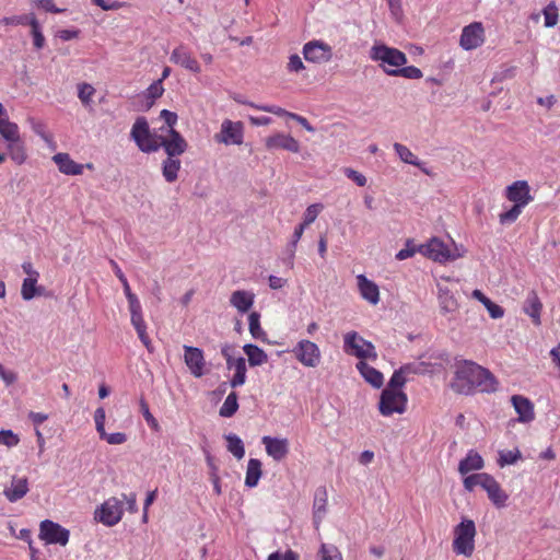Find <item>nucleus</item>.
<instances>
[{"label":"nucleus","instance_id":"obj_13","mask_svg":"<svg viewBox=\"0 0 560 560\" xmlns=\"http://www.w3.org/2000/svg\"><path fill=\"white\" fill-rule=\"evenodd\" d=\"M70 533L58 523L45 520L39 526V538L46 544H59L66 546L69 541Z\"/></svg>","mask_w":560,"mask_h":560},{"label":"nucleus","instance_id":"obj_56","mask_svg":"<svg viewBox=\"0 0 560 560\" xmlns=\"http://www.w3.org/2000/svg\"><path fill=\"white\" fill-rule=\"evenodd\" d=\"M486 472L468 475L464 478L465 490L472 491L477 486L481 487Z\"/></svg>","mask_w":560,"mask_h":560},{"label":"nucleus","instance_id":"obj_14","mask_svg":"<svg viewBox=\"0 0 560 560\" xmlns=\"http://www.w3.org/2000/svg\"><path fill=\"white\" fill-rule=\"evenodd\" d=\"M486 39L485 27L481 22H472L466 25L460 34L459 45L465 50L480 47Z\"/></svg>","mask_w":560,"mask_h":560},{"label":"nucleus","instance_id":"obj_53","mask_svg":"<svg viewBox=\"0 0 560 560\" xmlns=\"http://www.w3.org/2000/svg\"><path fill=\"white\" fill-rule=\"evenodd\" d=\"M394 77H402L405 79L418 80L423 77L422 71L415 66H400Z\"/></svg>","mask_w":560,"mask_h":560},{"label":"nucleus","instance_id":"obj_8","mask_svg":"<svg viewBox=\"0 0 560 560\" xmlns=\"http://www.w3.org/2000/svg\"><path fill=\"white\" fill-rule=\"evenodd\" d=\"M291 353L304 368H317L322 361V351L318 345L308 339L299 340L291 349Z\"/></svg>","mask_w":560,"mask_h":560},{"label":"nucleus","instance_id":"obj_24","mask_svg":"<svg viewBox=\"0 0 560 560\" xmlns=\"http://www.w3.org/2000/svg\"><path fill=\"white\" fill-rule=\"evenodd\" d=\"M512 405L518 415L520 422H530L535 418L533 402L521 395H514L511 398Z\"/></svg>","mask_w":560,"mask_h":560},{"label":"nucleus","instance_id":"obj_60","mask_svg":"<svg viewBox=\"0 0 560 560\" xmlns=\"http://www.w3.org/2000/svg\"><path fill=\"white\" fill-rule=\"evenodd\" d=\"M140 408H141V412L145 419V421L149 423V425L151 428H154L156 429L158 428V421L156 419L153 417V415L151 413L150 411V408H149V405L148 402L144 400V399H141L140 400Z\"/></svg>","mask_w":560,"mask_h":560},{"label":"nucleus","instance_id":"obj_2","mask_svg":"<svg viewBox=\"0 0 560 560\" xmlns=\"http://www.w3.org/2000/svg\"><path fill=\"white\" fill-rule=\"evenodd\" d=\"M370 58L390 77H394L399 67L405 66L408 61L405 52L385 44H374L370 49Z\"/></svg>","mask_w":560,"mask_h":560},{"label":"nucleus","instance_id":"obj_49","mask_svg":"<svg viewBox=\"0 0 560 560\" xmlns=\"http://www.w3.org/2000/svg\"><path fill=\"white\" fill-rule=\"evenodd\" d=\"M164 93L163 84L161 80L154 81L145 91V97L149 106L153 105L156 98L161 97Z\"/></svg>","mask_w":560,"mask_h":560},{"label":"nucleus","instance_id":"obj_3","mask_svg":"<svg viewBox=\"0 0 560 560\" xmlns=\"http://www.w3.org/2000/svg\"><path fill=\"white\" fill-rule=\"evenodd\" d=\"M454 539L452 542L453 551L467 558L475 551V537L477 535L476 524L470 518H462L454 529Z\"/></svg>","mask_w":560,"mask_h":560},{"label":"nucleus","instance_id":"obj_34","mask_svg":"<svg viewBox=\"0 0 560 560\" xmlns=\"http://www.w3.org/2000/svg\"><path fill=\"white\" fill-rule=\"evenodd\" d=\"M261 462L256 458H250L247 463L245 485L248 488H254L258 485L261 477Z\"/></svg>","mask_w":560,"mask_h":560},{"label":"nucleus","instance_id":"obj_29","mask_svg":"<svg viewBox=\"0 0 560 560\" xmlns=\"http://www.w3.org/2000/svg\"><path fill=\"white\" fill-rule=\"evenodd\" d=\"M226 364L230 370H234V375L231 380L232 387L242 386L246 381V362L244 358L233 359L229 357L226 359Z\"/></svg>","mask_w":560,"mask_h":560},{"label":"nucleus","instance_id":"obj_62","mask_svg":"<svg viewBox=\"0 0 560 560\" xmlns=\"http://www.w3.org/2000/svg\"><path fill=\"white\" fill-rule=\"evenodd\" d=\"M34 4L50 13H61L65 10L56 7L54 0H34Z\"/></svg>","mask_w":560,"mask_h":560},{"label":"nucleus","instance_id":"obj_40","mask_svg":"<svg viewBox=\"0 0 560 560\" xmlns=\"http://www.w3.org/2000/svg\"><path fill=\"white\" fill-rule=\"evenodd\" d=\"M37 281H38V279H27V278H25L23 280L22 288H21V295H22L23 300L30 301L34 296L42 294V288L36 287Z\"/></svg>","mask_w":560,"mask_h":560},{"label":"nucleus","instance_id":"obj_54","mask_svg":"<svg viewBox=\"0 0 560 560\" xmlns=\"http://www.w3.org/2000/svg\"><path fill=\"white\" fill-rule=\"evenodd\" d=\"M323 208L324 206L322 203H313L308 206L304 212L302 224L306 228L310 224H312L316 220Z\"/></svg>","mask_w":560,"mask_h":560},{"label":"nucleus","instance_id":"obj_11","mask_svg":"<svg viewBox=\"0 0 560 560\" xmlns=\"http://www.w3.org/2000/svg\"><path fill=\"white\" fill-rule=\"evenodd\" d=\"M244 138V125L242 121H233L224 119L221 124L220 132L214 135V140L218 143L225 145H240L243 143Z\"/></svg>","mask_w":560,"mask_h":560},{"label":"nucleus","instance_id":"obj_20","mask_svg":"<svg viewBox=\"0 0 560 560\" xmlns=\"http://www.w3.org/2000/svg\"><path fill=\"white\" fill-rule=\"evenodd\" d=\"M266 453L276 462L283 460L289 454L288 439L272 438L266 435L261 439Z\"/></svg>","mask_w":560,"mask_h":560},{"label":"nucleus","instance_id":"obj_6","mask_svg":"<svg viewBox=\"0 0 560 560\" xmlns=\"http://www.w3.org/2000/svg\"><path fill=\"white\" fill-rule=\"evenodd\" d=\"M124 516V501L117 497L105 500L94 511V520L105 526L117 525Z\"/></svg>","mask_w":560,"mask_h":560},{"label":"nucleus","instance_id":"obj_26","mask_svg":"<svg viewBox=\"0 0 560 560\" xmlns=\"http://www.w3.org/2000/svg\"><path fill=\"white\" fill-rule=\"evenodd\" d=\"M0 135L7 141H13L21 138L19 126L9 120L3 105L0 103Z\"/></svg>","mask_w":560,"mask_h":560},{"label":"nucleus","instance_id":"obj_23","mask_svg":"<svg viewBox=\"0 0 560 560\" xmlns=\"http://www.w3.org/2000/svg\"><path fill=\"white\" fill-rule=\"evenodd\" d=\"M357 283L360 295L369 303L376 305L380 302L378 285L364 275L357 276Z\"/></svg>","mask_w":560,"mask_h":560},{"label":"nucleus","instance_id":"obj_22","mask_svg":"<svg viewBox=\"0 0 560 560\" xmlns=\"http://www.w3.org/2000/svg\"><path fill=\"white\" fill-rule=\"evenodd\" d=\"M268 150L282 149L292 153L300 151V143L290 135L275 133L265 140Z\"/></svg>","mask_w":560,"mask_h":560},{"label":"nucleus","instance_id":"obj_10","mask_svg":"<svg viewBox=\"0 0 560 560\" xmlns=\"http://www.w3.org/2000/svg\"><path fill=\"white\" fill-rule=\"evenodd\" d=\"M418 252L424 257L438 262L455 260L463 256V254L452 252L443 241L436 237H433L428 243L420 245L418 247Z\"/></svg>","mask_w":560,"mask_h":560},{"label":"nucleus","instance_id":"obj_28","mask_svg":"<svg viewBox=\"0 0 560 560\" xmlns=\"http://www.w3.org/2000/svg\"><path fill=\"white\" fill-rule=\"evenodd\" d=\"M485 466V460L481 455L475 450L468 451L465 458L459 462L458 471L465 476L472 470H480Z\"/></svg>","mask_w":560,"mask_h":560},{"label":"nucleus","instance_id":"obj_21","mask_svg":"<svg viewBox=\"0 0 560 560\" xmlns=\"http://www.w3.org/2000/svg\"><path fill=\"white\" fill-rule=\"evenodd\" d=\"M167 135L168 138L162 133L161 148L165 150L167 156L177 158L182 155L187 149V142L184 137L177 130H172Z\"/></svg>","mask_w":560,"mask_h":560},{"label":"nucleus","instance_id":"obj_16","mask_svg":"<svg viewBox=\"0 0 560 560\" xmlns=\"http://www.w3.org/2000/svg\"><path fill=\"white\" fill-rule=\"evenodd\" d=\"M481 488L487 492L488 499L495 508L502 509L506 505L509 494L493 476L486 472Z\"/></svg>","mask_w":560,"mask_h":560},{"label":"nucleus","instance_id":"obj_25","mask_svg":"<svg viewBox=\"0 0 560 560\" xmlns=\"http://www.w3.org/2000/svg\"><path fill=\"white\" fill-rule=\"evenodd\" d=\"M52 161L59 172L65 175H81L83 173L84 165L73 161L68 153H57L52 156Z\"/></svg>","mask_w":560,"mask_h":560},{"label":"nucleus","instance_id":"obj_18","mask_svg":"<svg viewBox=\"0 0 560 560\" xmlns=\"http://www.w3.org/2000/svg\"><path fill=\"white\" fill-rule=\"evenodd\" d=\"M184 361L195 377H201L205 374L206 360L201 349L184 346Z\"/></svg>","mask_w":560,"mask_h":560},{"label":"nucleus","instance_id":"obj_9","mask_svg":"<svg viewBox=\"0 0 560 560\" xmlns=\"http://www.w3.org/2000/svg\"><path fill=\"white\" fill-rule=\"evenodd\" d=\"M458 280L451 277H441L436 283L438 300L442 313H455L458 310V302L454 295Z\"/></svg>","mask_w":560,"mask_h":560},{"label":"nucleus","instance_id":"obj_48","mask_svg":"<svg viewBox=\"0 0 560 560\" xmlns=\"http://www.w3.org/2000/svg\"><path fill=\"white\" fill-rule=\"evenodd\" d=\"M545 16V26L553 27L558 23L559 14L558 7L555 2H550L542 11Z\"/></svg>","mask_w":560,"mask_h":560},{"label":"nucleus","instance_id":"obj_35","mask_svg":"<svg viewBox=\"0 0 560 560\" xmlns=\"http://www.w3.org/2000/svg\"><path fill=\"white\" fill-rule=\"evenodd\" d=\"M243 350L248 358L250 366L262 365L268 361L267 353L256 345H245Z\"/></svg>","mask_w":560,"mask_h":560},{"label":"nucleus","instance_id":"obj_47","mask_svg":"<svg viewBox=\"0 0 560 560\" xmlns=\"http://www.w3.org/2000/svg\"><path fill=\"white\" fill-rule=\"evenodd\" d=\"M31 33L33 36V44L36 49H42L45 45V37L42 33L40 25L36 18L31 19Z\"/></svg>","mask_w":560,"mask_h":560},{"label":"nucleus","instance_id":"obj_38","mask_svg":"<svg viewBox=\"0 0 560 560\" xmlns=\"http://www.w3.org/2000/svg\"><path fill=\"white\" fill-rule=\"evenodd\" d=\"M179 170L180 161L177 158L167 156L163 162V176L168 183H173L177 179Z\"/></svg>","mask_w":560,"mask_h":560},{"label":"nucleus","instance_id":"obj_12","mask_svg":"<svg viewBox=\"0 0 560 560\" xmlns=\"http://www.w3.org/2000/svg\"><path fill=\"white\" fill-rule=\"evenodd\" d=\"M303 56L308 62L326 63L332 58V47L323 40L314 39L303 46Z\"/></svg>","mask_w":560,"mask_h":560},{"label":"nucleus","instance_id":"obj_46","mask_svg":"<svg viewBox=\"0 0 560 560\" xmlns=\"http://www.w3.org/2000/svg\"><path fill=\"white\" fill-rule=\"evenodd\" d=\"M161 118L165 122V127H161L160 131L162 133H171L172 130H175V125L177 124V114L167 109H163L160 113Z\"/></svg>","mask_w":560,"mask_h":560},{"label":"nucleus","instance_id":"obj_27","mask_svg":"<svg viewBox=\"0 0 560 560\" xmlns=\"http://www.w3.org/2000/svg\"><path fill=\"white\" fill-rule=\"evenodd\" d=\"M523 311L532 318L534 325L539 326L541 324L542 303L536 292L528 293Z\"/></svg>","mask_w":560,"mask_h":560},{"label":"nucleus","instance_id":"obj_33","mask_svg":"<svg viewBox=\"0 0 560 560\" xmlns=\"http://www.w3.org/2000/svg\"><path fill=\"white\" fill-rule=\"evenodd\" d=\"M10 159L18 165H22L26 159L27 153L25 144L21 138L18 140L9 141L7 144Z\"/></svg>","mask_w":560,"mask_h":560},{"label":"nucleus","instance_id":"obj_17","mask_svg":"<svg viewBox=\"0 0 560 560\" xmlns=\"http://www.w3.org/2000/svg\"><path fill=\"white\" fill-rule=\"evenodd\" d=\"M171 62L180 66L182 68L198 74L201 72V67L189 50V48L185 45H179L175 47L170 57Z\"/></svg>","mask_w":560,"mask_h":560},{"label":"nucleus","instance_id":"obj_50","mask_svg":"<svg viewBox=\"0 0 560 560\" xmlns=\"http://www.w3.org/2000/svg\"><path fill=\"white\" fill-rule=\"evenodd\" d=\"M36 18L33 13L32 14H23V15H13V16H4L0 20V24L3 25H30L31 26V19Z\"/></svg>","mask_w":560,"mask_h":560},{"label":"nucleus","instance_id":"obj_45","mask_svg":"<svg viewBox=\"0 0 560 560\" xmlns=\"http://www.w3.org/2000/svg\"><path fill=\"white\" fill-rule=\"evenodd\" d=\"M95 92V89L90 83H80L78 85V97L84 106H90Z\"/></svg>","mask_w":560,"mask_h":560},{"label":"nucleus","instance_id":"obj_63","mask_svg":"<svg viewBox=\"0 0 560 560\" xmlns=\"http://www.w3.org/2000/svg\"><path fill=\"white\" fill-rule=\"evenodd\" d=\"M417 252H418V248H416V247L411 244V241H408V242L406 243L405 248L400 249V250L396 254V259H398V260H405V259H407V258L412 257Z\"/></svg>","mask_w":560,"mask_h":560},{"label":"nucleus","instance_id":"obj_31","mask_svg":"<svg viewBox=\"0 0 560 560\" xmlns=\"http://www.w3.org/2000/svg\"><path fill=\"white\" fill-rule=\"evenodd\" d=\"M357 369L360 372V374L363 376V378L371 384L375 388L382 387L384 383L383 374L374 369L373 366L369 365L364 361H359L357 363Z\"/></svg>","mask_w":560,"mask_h":560},{"label":"nucleus","instance_id":"obj_51","mask_svg":"<svg viewBox=\"0 0 560 560\" xmlns=\"http://www.w3.org/2000/svg\"><path fill=\"white\" fill-rule=\"evenodd\" d=\"M523 207L520 205H513L512 208L508 211H504L499 214V220L501 224H508L515 222L521 213L523 212Z\"/></svg>","mask_w":560,"mask_h":560},{"label":"nucleus","instance_id":"obj_39","mask_svg":"<svg viewBox=\"0 0 560 560\" xmlns=\"http://www.w3.org/2000/svg\"><path fill=\"white\" fill-rule=\"evenodd\" d=\"M238 409L237 395L235 392H231L225 398L223 405L220 408V416L224 418H230L235 415Z\"/></svg>","mask_w":560,"mask_h":560},{"label":"nucleus","instance_id":"obj_1","mask_svg":"<svg viewBox=\"0 0 560 560\" xmlns=\"http://www.w3.org/2000/svg\"><path fill=\"white\" fill-rule=\"evenodd\" d=\"M451 388L460 395L493 393L498 388V382L489 370L472 361H464L456 365Z\"/></svg>","mask_w":560,"mask_h":560},{"label":"nucleus","instance_id":"obj_32","mask_svg":"<svg viewBox=\"0 0 560 560\" xmlns=\"http://www.w3.org/2000/svg\"><path fill=\"white\" fill-rule=\"evenodd\" d=\"M394 150L396 151L397 155L399 156V159L407 163V164H411L413 166H417L419 167L424 174L427 175H430V172L428 171V168L424 167L423 163L419 161V159L417 158V155H415L410 149L401 143H394Z\"/></svg>","mask_w":560,"mask_h":560},{"label":"nucleus","instance_id":"obj_4","mask_svg":"<svg viewBox=\"0 0 560 560\" xmlns=\"http://www.w3.org/2000/svg\"><path fill=\"white\" fill-rule=\"evenodd\" d=\"M130 136L139 150L144 153L156 152L161 148L162 133L152 132L145 117H138L136 119Z\"/></svg>","mask_w":560,"mask_h":560},{"label":"nucleus","instance_id":"obj_5","mask_svg":"<svg viewBox=\"0 0 560 560\" xmlns=\"http://www.w3.org/2000/svg\"><path fill=\"white\" fill-rule=\"evenodd\" d=\"M343 351L349 355L358 358L359 361L377 359L374 345L365 340L357 331H348L345 334Z\"/></svg>","mask_w":560,"mask_h":560},{"label":"nucleus","instance_id":"obj_7","mask_svg":"<svg viewBox=\"0 0 560 560\" xmlns=\"http://www.w3.org/2000/svg\"><path fill=\"white\" fill-rule=\"evenodd\" d=\"M407 395L402 390L384 388L381 393L378 410L384 417H389L394 413H404L407 409Z\"/></svg>","mask_w":560,"mask_h":560},{"label":"nucleus","instance_id":"obj_43","mask_svg":"<svg viewBox=\"0 0 560 560\" xmlns=\"http://www.w3.org/2000/svg\"><path fill=\"white\" fill-rule=\"evenodd\" d=\"M409 371L408 366H402L399 370L395 371L385 388H393L394 390H401L402 386L406 384L407 380L405 377V373Z\"/></svg>","mask_w":560,"mask_h":560},{"label":"nucleus","instance_id":"obj_58","mask_svg":"<svg viewBox=\"0 0 560 560\" xmlns=\"http://www.w3.org/2000/svg\"><path fill=\"white\" fill-rule=\"evenodd\" d=\"M93 4L100 7L104 11L119 10L125 7V2L108 0H91Z\"/></svg>","mask_w":560,"mask_h":560},{"label":"nucleus","instance_id":"obj_64","mask_svg":"<svg viewBox=\"0 0 560 560\" xmlns=\"http://www.w3.org/2000/svg\"><path fill=\"white\" fill-rule=\"evenodd\" d=\"M392 16L395 21L400 22L404 16L402 3L400 1L387 2Z\"/></svg>","mask_w":560,"mask_h":560},{"label":"nucleus","instance_id":"obj_52","mask_svg":"<svg viewBox=\"0 0 560 560\" xmlns=\"http://www.w3.org/2000/svg\"><path fill=\"white\" fill-rule=\"evenodd\" d=\"M320 560H342V556L337 547L322 544L319 549Z\"/></svg>","mask_w":560,"mask_h":560},{"label":"nucleus","instance_id":"obj_57","mask_svg":"<svg viewBox=\"0 0 560 560\" xmlns=\"http://www.w3.org/2000/svg\"><path fill=\"white\" fill-rule=\"evenodd\" d=\"M125 295L128 300L130 315L131 316L141 315L142 307H141L140 301L137 298V295L135 293H132V291L126 292Z\"/></svg>","mask_w":560,"mask_h":560},{"label":"nucleus","instance_id":"obj_36","mask_svg":"<svg viewBox=\"0 0 560 560\" xmlns=\"http://www.w3.org/2000/svg\"><path fill=\"white\" fill-rule=\"evenodd\" d=\"M130 320H131L133 328L137 331V335H138L140 341L143 343V346L149 351H152V342L147 332V324L144 322L143 315L141 314V315H137V316H131Z\"/></svg>","mask_w":560,"mask_h":560},{"label":"nucleus","instance_id":"obj_19","mask_svg":"<svg viewBox=\"0 0 560 560\" xmlns=\"http://www.w3.org/2000/svg\"><path fill=\"white\" fill-rule=\"evenodd\" d=\"M28 491V478L25 476L14 475L11 477L10 483L4 487L2 493L9 502L14 503L23 499Z\"/></svg>","mask_w":560,"mask_h":560},{"label":"nucleus","instance_id":"obj_15","mask_svg":"<svg viewBox=\"0 0 560 560\" xmlns=\"http://www.w3.org/2000/svg\"><path fill=\"white\" fill-rule=\"evenodd\" d=\"M505 198L513 202V205H520L525 208L529 202L534 200L530 195V187L526 180H515L505 188Z\"/></svg>","mask_w":560,"mask_h":560},{"label":"nucleus","instance_id":"obj_30","mask_svg":"<svg viewBox=\"0 0 560 560\" xmlns=\"http://www.w3.org/2000/svg\"><path fill=\"white\" fill-rule=\"evenodd\" d=\"M255 301V294L245 290H237L231 294L230 303L241 313L248 312Z\"/></svg>","mask_w":560,"mask_h":560},{"label":"nucleus","instance_id":"obj_61","mask_svg":"<svg viewBox=\"0 0 560 560\" xmlns=\"http://www.w3.org/2000/svg\"><path fill=\"white\" fill-rule=\"evenodd\" d=\"M122 501L127 504V511L130 514H135L138 512V505H137V494L135 492H130L129 494L122 493Z\"/></svg>","mask_w":560,"mask_h":560},{"label":"nucleus","instance_id":"obj_55","mask_svg":"<svg viewBox=\"0 0 560 560\" xmlns=\"http://www.w3.org/2000/svg\"><path fill=\"white\" fill-rule=\"evenodd\" d=\"M20 443V436L12 430H0V445L9 448L16 446Z\"/></svg>","mask_w":560,"mask_h":560},{"label":"nucleus","instance_id":"obj_41","mask_svg":"<svg viewBox=\"0 0 560 560\" xmlns=\"http://www.w3.org/2000/svg\"><path fill=\"white\" fill-rule=\"evenodd\" d=\"M522 458V454L518 448L506 450L499 452L498 465L504 467L506 465H513Z\"/></svg>","mask_w":560,"mask_h":560},{"label":"nucleus","instance_id":"obj_59","mask_svg":"<svg viewBox=\"0 0 560 560\" xmlns=\"http://www.w3.org/2000/svg\"><path fill=\"white\" fill-rule=\"evenodd\" d=\"M287 69L290 72H300L305 69V66L302 58L299 55L293 54L289 57Z\"/></svg>","mask_w":560,"mask_h":560},{"label":"nucleus","instance_id":"obj_44","mask_svg":"<svg viewBox=\"0 0 560 560\" xmlns=\"http://www.w3.org/2000/svg\"><path fill=\"white\" fill-rule=\"evenodd\" d=\"M327 492L325 489L317 490L314 500V517L320 518L326 512Z\"/></svg>","mask_w":560,"mask_h":560},{"label":"nucleus","instance_id":"obj_42","mask_svg":"<svg viewBox=\"0 0 560 560\" xmlns=\"http://www.w3.org/2000/svg\"><path fill=\"white\" fill-rule=\"evenodd\" d=\"M249 332L255 339H264L266 336L265 331L260 326V315L257 312H253L248 316Z\"/></svg>","mask_w":560,"mask_h":560},{"label":"nucleus","instance_id":"obj_37","mask_svg":"<svg viewBox=\"0 0 560 560\" xmlns=\"http://www.w3.org/2000/svg\"><path fill=\"white\" fill-rule=\"evenodd\" d=\"M228 451L237 459H242L245 455L244 443L240 436L234 433L225 435Z\"/></svg>","mask_w":560,"mask_h":560}]
</instances>
